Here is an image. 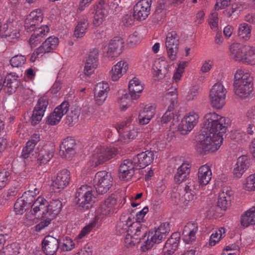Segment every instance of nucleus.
Segmentation results:
<instances>
[{"instance_id":"cd10ccee","label":"nucleus","mask_w":255,"mask_h":255,"mask_svg":"<svg viewBox=\"0 0 255 255\" xmlns=\"http://www.w3.org/2000/svg\"><path fill=\"white\" fill-rule=\"evenodd\" d=\"M169 65L164 59H161L155 61L153 66V77L155 80L163 79L167 74Z\"/></svg>"},{"instance_id":"3c124183","label":"nucleus","mask_w":255,"mask_h":255,"mask_svg":"<svg viewBox=\"0 0 255 255\" xmlns=\"http://www.w3.org/2000/svg\"><path fill=\"white\" fill-rule=\"evenodd\" d=\"M54 219V218L53 217L51 218V216L48 214L44 213V215L41 216V221L35 226V230L37 232L41 231L42 230L48 227L51 223V221Z\"/></svg>"},{"instance_id":"9b49d317","label":"nucleus","mask_w":255,"mask_h":255,"mask_svg":"<svg viewBox=\"0 0 255 255\" xmlns=\"http://www.w3.org/2000/svg\"><path fill=\"white\" fill-rule=\"evenodd\" d=\"M152 0H140L133 6V16L137 20H145L149 15Z\"/></svg>"},{"instance_id":"603ef678","label":"nucleus","mask_w":255,"mask_h":255,"mask_svg":"<svg viewBox=\"0 0 255 255\" xmlns=\"http://www.w3.org/2000/svg\"><path fill=\"white\" fill-rule=\"evenodd\" d=\"M251 26L248 24L244 23L241 24L238 30L239 36L244 39L249 38L251 35Z\"/></svg>"},{"instance_id":"20e7f679","label":"nucleus","mask_w":255,"mask_h":255,"mask_svg":"<svg viewBox=\"0 0 255 255\" xmlns=\"http://www.w3.org/2000/svg\"><path fill=\"white\" fill-rule=\"evenodd\" d=\"M92 187L87 185L79 188L75 194V202L83 209H88L91 206L93 198H94Z\"/></svg>"},{"instance_id":"412c9836","label":"nucleus","mask_w":255,"mask_h":255,"mask_svg":"<svg viewBox=\"0 0 255 255\" xmlns=\"http://www.w3.org/2000/svg\"><path fill=\"white\" fill-rule=\"evenodd\" d=\"M70 181V173L66 169H63L57 174L56 177L53 181L54 188L62 190L68 185Z\"/></svg>"},{"instance_id":"c756f323","label":"nucleus","mask_w":255,"mask_h":255,"mask_svg":"<svg viewBox=\"0 0 255 255\" xmlns=\"http://www.w3.org/2000/svg\"><path fill=\"white\" fill-rule=\"evenodd\" d=\"M128 68V63L125 61H120L114 65L110 71L111 79L114 81L118 80Z\"/></svg>"},{"instance_id":"423d86ee","label":"nucleus","mask_w":255,"mask_h":255,"mask_svg":"<svg viewBox=\"0 0 255 255\" xmlns=\"http://www.w3.org/2000/svg\"><path fill=\"white\" fill-rule=\"evenodd\" d=\"M117 154V149L113 147L98 146L93 154V162L94 166H97L103 164L113 158Z\"/></svg>"},{"instance_id":"f8f14e48","label":"nucleus","mask_w":255,"mask_h":255,"mask_svg":"<svg viewBox=\"0 0 255 255\" xmlns=\"http://www.w3.org/2000/svg\"><path fill=\"white\" fill-rule=\"evenodd\" d=\"M93 8L95 11L93 24L95 26H98L103 23L108 14L109 5L104 0H100L95 3Z\"/></svg>"},{"instance_id":"e2e57ef3","label":"nucleus","mask_w":255,"mask_h":255,"mask_svg":"<svg viewBox=\"0 0 255 255\" xmlns=\"http://www.w3.org/2000/svg\"><path fill=\"white\" fill-rule=\"evenodd\" d=\"M108 92H100L98 91H95L94 97L96 103L98 105H102L105 101Z\"/></svg>"},{"instance_id":"f704fd0d","label":"nucleus","mask_w":255,"mask_h":255,"mask_svg":"<svg viewBox=\"0 0 255 255\" xmlns=\"http://www.w3.org/2000/svg\"><path fill=\"white\" fill-rule=\"evenodd\" d=\"M128 234L136 237H141L142 240H144L146 235V229L138 222H129Z\"/></svg>"},{"instance_id":"4468645a","label":"nucleus","mask_w":255,"mask_h":255,"mask_svg":"<svg viewBox=\"0 0 255 255\" xmlns=\"http://www.w3.org/2000/svg\"><path fill=\"white\" fill-rule=\"evenodd\" d=\"M76 142L75 139L68 136L64 139L60 145V154L64 158L70 159L75 153Z\"/></svg>"},{"instance_id":"ea45409f","label":"nucleus","mask_w":255,"mask_h":255,"mask_svg":"<svg viewBox=\"0 0 255 255\" xmlns=\"http://www.w3.org/2000/svg\"><path fill=\"white\" fill-rule=\"evenodd\" d=\"M62 207L61 201L59 199L52 200L49 203H47V212L51 217L55 218L60 212Z\"/></svg>"},{"instance_id":"09e8293b","label":"nucleus","mask_w":255,"mask_h":255,"mask_svg":"<svg viewBox=\"0 0 255 255\" xmlns=\"http://www.w3.org/2000/svg\"><path fill=\"white\" fill-rule=\"evenodd\" d=\"M226 233V229L222 227L213 233L211 235L209 240V245L211 246H214L216 244L219 242L220 239L225 236Z\"/></svg>"},{"instance_id":"f3484780","label":"nucleus","mask_w":255,"mask_h":255,"mask_svg":"<svg viewBox=\"0 0 255 255\" xmlns=\"http://www.w3.org/2000/svg\"><path fill=\"white\" fill-rule=\"evenodd\" d=\"M199 116L194 111H191L185 116L180 125V129L186 132L191 131L198 122Z\"/></svg>"},{"instance_id":"f257e3e1","label":"nucleus","mask_w":255,"mask_h":255,"mask_svg":"<svg viewBox=\"0 0 255 255\" xmlns=\"http://www.w3.org/2000/svg\"><path fill=\"white\" fill-rule=\"evenodd\" d=\"M226 120L215 113L205 115L201 132L197 136L196 147L199 153L206 154L220 148L223 140L222 134L228 126Z\"/></svg>"},{"instance_id":"bf43d9fd","label":"nucleus","mask_w":255,"mask_h":255,"mask_svg":"<svg viewBox=\"0 0 255 255\" xmlns=\"http://www.w3.org/2000/svg\"><path fill=\"white\" fill-rule=\"evenodd\" d=\"M28 206L21 198H19L14 204V211L16 214H22L26 211Z\"/></svg>"},{"instance_id":"aec40b11","label":"nucleus","mask_w":255,"mask_h":255,"mask_svg":"<svg viewBox=\"0 0 255 255\" xmlns=\"http://www.w3.org/2000/svg\"><path fill=\"white\" fill-rule=\"evenodd\" d=\"M154 158V153L153 151L146 150L138 154L133 157V162L136 163L139 168H143L150 164Z\"/></svg>"},{"instance_id":"a878e982","label":"nucleus","mask_w":255,"mask_h":255,"mask_svg":"<svg viewBox=\"0 0 255 255\" xmlns=\"http://www.w3.org/2000/svg\"><path fill=\"white\" fill-rule=\"evenodd\" d=\"M234 91L237 96L241 98H246L253 91V81L241 82L233 85Z\"/></svg>"},{"instance_id":"dca6fc26","label":"nucleus","mask_w":255,"mask_h":255,"mask_svg":"<svg viewBox=\"0 0 255 255\" xmlns=\"http://www.w3.org/2000/svg\"><path fill=\"white\" fill-rule=\"evenodd\" d=\"M43 21V15L40 9L31 11L25 20L24 27L27 32L35 30L36 26Z\"/></svg>"},{"instance_id":"6ab92c4d","label":"nucleus","mask_w":255,"mask_h":255,"mask_svg":"<svg viewBox=\"0 0 255 255\" xmlns=\"http://www.w3.org/2000/svg\"><path fill=\"white\" fill-rule=\"evenodd\" d=\"M198 230L197 223L188 222L184 227L182 232L183 240L186 244H190L195 241L196 235Z\"/></svg>"},{"instance_id":"ddd939ff","label":"nucleus","mask_w":255,"mask_h":255,"mask_svg":"<svg viewBox=\"0 0 255 255\" xmlns=\"http://www.w3.org/2000/svg\"><path fill=\"white\" fill-rule=\"evenodd\" d=\"M136 163L132 159H126L119 167V177L123 180H128L131 178L134 174L135 169H138Z\"/></svg>"},{"instance_id":"864d4df0","label":"nucleus","mask_w":255,"mask_h":255,"mask_svg":"<svg viewBox=\"0 0 255 255\" xmlns=\"http://www.w3.org/2000/svg\"><path fill=\"white\" fill-rule=\"evenodd\" d=\"M129 222H131V220L129 217L125 221H119L116 226V231L117 234L121 235L126 233H128V228Z\"/></svg>"},{"instance_id":"5fc2aeb1","label":"nucleus","mask_w":255,"mask_h":255,"mask_svg":"<svg viewBox=\"0 0 255 255\" xmlns=\"http://www.w3.org/2000/svg\"><path fill=\"white\" fill-rule=\"evenodd\" d=\"M42 186L40 182L37 179H33L29 181L28 189L27 191L31 193H33L34 195L39 194L41 189Z\"/></svg>"},{"instance_id":"79ce46f5","label":"nucleus","mask_w":255,"mask_h":255,"mask_svg":"<svg viewBox=\"0 0 255 255\" xmlns=\"http://www.w3.org/2000/svg\"><path fill=\"white\" fill-rule=\"evenodd\" d=\"M47 202L43 197H38L31 206V208L35 214L40 212L42 215H44L47 212Z\"/></svg>"},{"instance_id":"473e14b6","label":"nucleus","mask_w":255,"mask_h":255,"mask_svg":"<svg viewBox=\"0 0 255 255\" xmlns=\"http://www.w3.org/2000/svg\"><path fill=\"white\" fill-rule=\"evenodd\" d=\"M155 109L154 106L146 105L139 114L138 120L140 124H147L154 116Z\"/></svg>"},{"instance_id":"c9c22d12","label":"nucleus","mask_w":255,"mask_h":255,"mask_svg":"<svg viewBox=\"0 0 255 255\" xmlns=\"http://www.w3.org/2000/svg\"><path fill=\"white\" fill-rule=\"evenodd\" d=\"M199 183L203 186L206 185L211 179L212 172L210 167L207 165L201 166L198 173Z\"/></svg>"},{"instance_id":"680f3d73","label":"nucleus","mask_w":255,"mask_h":255,"mask_svg":"<svg viewBox=\"0 0 255 255\" xmlns=\"http://www.w3.org/2000/svg\"><path fill=\"white\" fill-rule=\"evenodd\" d=\"M138 132L136 130L132 129L128 131H125L122 138H124V142H128L131 140L136 138Z\"/></svg>"},{"instance_id":"0e129e2a","label":"nucleus","mask_w":255,"mask_h":255,"mask_svg":"<svg viewBox=\"0 0 255 255\" xmlns=\"http://www.w3.org/2000/svg\"><path fill=\"white\" fill-rule=\"evenodd\" d=\"M209 23L212 29L216 31L218 29V18L217 12L212 13L209 17Z\"/></svg>"},{"instance_id":"58836bf2","label":"nucleus","mask_w":255,"mask_h":255,"mask_svg":"<svg viewBox=\"0 0 255 255\" xmlns=\"http://www.w3.org/2000/svg\"><path fill=\"white\" fill-rule=\"evenodd\" d=\"M241 224L248 227L251 225H255V206L247 210L241 217Z\"/></svg>"},{"instance_id":"c85d7f7f","label":"nucleus","mask_w":255,"mask_h":255,"mask_svg":"<svg viewBox=\"0 0 255 255\" xmlns=\"http://www.w3.org/2000/svg\"><path fill=\"white\" fill-rule=\"evenodd\" d=\"M58 247V240L52 236H46L42 242L43 250L46 255H54Z\"/></svg>"},{"instance_id":"5701e85b","label":"nucleus","mask_w":255,"mask_h":255,"mask_svg":"<svg viewBox=\"0 0 255 255\" xmlns=\"http://www.w3.org/2000/svg\"><path fill=\"white\" fill-rule=\"evenodd\" d=\"M248 49V46L238 43H234L230 46V55L235 61L244 62Z\"/></svg>"},{"instance_id":"1a4fd4ad","label":"nucleus","mask_w":255,"mask_h":255,"mask_svg":"<svg viewBox=\"0 0 255 255\" xmlns=\"http://www.w3.org/2000/svg\"><path fill=\"white\" fill-rule=\"evenodd\" d=\"M48 104V98L46 96H43L39 99L31 117L30 121L32 125L35 126L40 123Z\"/></svg>"},{"instance_id":"bb28decb","label":"nucleus","mask_w":255,"mask_h":255,"mask_svg":"<svg viewBox=\"0 0 255 255\" xmlns=\"http://www.w3.org/2000/svg\"><path fill=\"white\" fill-rule=\"evenodd\" d=\"M33 31L28 41L31 47H35L42 41L49 33V28L46 25H42Z\"/></svg>"},{"instance_id":"0eeeda50","label":"nucleus","mask_w":255,"mask_h":255,"mask_svg":"<svg viewBox=\"0 0 255 255\" xmlns=\"http://www.w3.org/2000/svg\"><path fill=\"white\" fill-rule=\"evenodd\" d=\"M118 202V195L112 194L102 202L97 211L95 219L98 221L113 214Z\"/></svg>"},{"instance_id":"37998d69","label":"nucleus","mask_w":255,"mask_h":255,"mask_svg":"<svg viewBox=\"0 0 255 255\" xmlns=\"http://www.w3.org/2000/svg\"><path fill=\"white\" fill-rule=\"evenodd\" d=\"M88 26L89 23L87 18L79 20L75 28L74 35L78 38L82 37L86 33Z\"/></svg>"},{"instance_id":"39448f33","label":"nucleus","mask_w":255,"mask_h":255,"mask_svg":"<svg viewBox=\"0 0 255 255\" xmlns=\"http://www.w3.org/2000/svg\"><path fill=\"white\" fill-rule=\"evenodd\" d=\"M227 93L226 89L221 83H215L210 92V99L212 106L218 109L222 108L225 104Z\"/></svg>"},{"instance_id":"a211bd4d","label":"nucleus","mask_w":255,"mask_h":255,"mask_svg":"<svg viewBox=\"0 0 255 255\" xmlns=\"http://www.w3.org/2000/svg\"><path fill=\"white\" fill-rule=\"evenodd\" d=\"M99 60V52L97 49L90 51L86 60L84 68V73L88 76L91 75L97 67Z\"/></svg>"},{"instance_id":"4c0bfd02","label":"nucleus","mask_w":255,"mask_h":255,"mask_svg":"<svg viewBox=\"0 0 255 255\" xmlns=\"http://www.w3.org/2000/svg\"><path fill=\"white\" fill-rule=\"evenodd\" d=\"M190 173V166L187 163H183L177 169L174 176V181L177 184L185 182L187 177Z\"/></svg>"},{"instance_id":"7ed1b4c3","label":"nucleus","mask_w":255,"mask_h":255,"mask_svg":"<svg viewBox=\"0 0 255 255\" xmlns=\"http://www.w3.org/2000/svg\"><path fill=\"white\" fill-rule=\"evenodd\" d=\"M93 184L99 194H103L107 192L113 184L111 173L106 171L98 172L93 180Z\"/></svg>"},{"instance_id":"e433bc0d","label":"nucleus","mask_w":255,"mask_h":255,"mask_svg":"<svg viewBox=\"0 0 255 255\" xmlns=\"http://www.w3.org/2000/svg\"><path fill=\"white\" fill-rule=\"evenodd\" d=\"M59 44V39L55 36H50L47 38L42 45L38 47V51L41 50L43 54L50 52L55 49Z\"/></svg>"},{"instance_id":"8fccbe9b","label":"nucleus","mask_w":255,"mask_h":255,"mask_svg":"<svg viewBox=\"0 0 255 255\" xmlns=\"http://www.w3.org/2000/svg\"><path fill=\"white\" fill-rule=\"evenodd\" d=\"M19 82L16 79L13 80L9 79L8 78H3V87L7 88V92L10 94L15 92L18 86Z\"/></svg>"},{"instance_id":"774afa93","label":"nucleus","mask_w":255,"mask_h":255,"mask_svg":"<svg viewBox=\"0 0 255 255\" xmlns=\"http://www.w3.org/2000/svg\"><path fill=\"white\" fill-rule=\"evenodd\" d=\"M37 195H33V193L26 191L23 194L22 196L20 198L28 206H29L36 200L35 197Z\"/></svg>"},{"instance_id":"393cba45","label":"nucleus","mask_w":255,"mask_h":255,"mask_svg":"<svg viewBox=\"0 0 255 255\" xmlns=\"http://www.w3.org/2000/svg\"><path fill=\"white\" fill-rule=\"evenodd\" d=\"M165 239L156 230L149 232L146 240H143V245L141 247V250L145 252L150 249L154 244L160 243L162 240Z\"/></svg>"},{"instance_id":"2f4dec72","label":"nucleus","mask_w":255,"mask_h":255,"mask_svg":"<svg viewBox=\"0 0 255 255\" xmlns=\"http://www.w3.org/2000/svg\"><path fill=\"white\" fill-rule=\"evenodd\" d=\"M40 140V135L38 133H34L30 139L27 142L26 146L23 148L22 151V156L26 159L28 158L30 154L34 151L35 145Z\"/></svg>"},{"instance_id":"72a5a7b5","label":"nucleus","mask_w":255,"mask_h":255,"mask_svg":"<svg viewBox=\"0 0 255 255\" xmlns=\"http://www.w3.org/2000/svg\"><path fill=\"white\" fill-rule=\"evenodd\" d=\"M143 89L139 80L134 77L129 81L128 85L129 94L131 99H137Z\"/></svg>"},{"instance_id":"6e6552de","label":"nucleus","mask_w":255,"mask_h":255,"mask_svg":"<svg viewBox=\"0 0 255 255\" xmlns=\"http://www.w3.org/2000/svg\"><path fill=\"white\" fill-rule=\"evenodd\" d=\"M179 37L175 31L168 32L165 40V47L168 58L172 61L175 60L178 52Z\"/></svg>"},{"instance_id":"69168bd1","label":"nucleus","mask_w":255,"mask_h":255,"mask_svg":"<svg viewBox=\"0 0 255 255\" xmlns=\"http://www.w3.org/2000/svg\"><path fill=\"white\" fill-rule=\"evenodd\" d=\"M10 173L7 171L0 172V190L5 186L9 180Z\"/></svg>"},{"instance_id":"c03bdc74","label":"nucleus","mask_w":255,"mask_h":255,"mask_svg":"<svg viewBox=\"0 0 255 255\" xmlns=\"http://www.w3.org/2000/svg\"><path fill=\"white\" fill-rule=\"evenodd\" d=\"M81 111L78 108H72L71 111L67 115L65 121L66 124L69 126H73L77 123L79 120Z\"/></svg>"},{"instance_id":"b1692460","label":"nucleus","mask_w":255,"mask_h":255,"mask_svg":"<svg viewBox=\"0 0 255 255\" xmlns=\"http://www.w3.org/2000/svg\"><path fill=\"white\" fill-rule=\"evenodd\" d=\"M184 192V198L186 201H190L194 199L198 191V184L193 179H187L181 185Z\"/></svg>"},{"instance_id":"6e6d98bb","label":"nucleus","mask_w":255,"mask_h":255,"mask_svg":"<svg viewBox=\"0 0 255 255\" xmlns=\"http://www.w3.org/2000/svg\"><path fill=\"white\" fill-rule=\"evenodd\" d=\"M243 188L248 191H255V173L250 175L246 179Z\"/></svg>"},{"instance_id":"de8ad7c7","label":"nucleus","mask_w":255,"mask_h":255,"mask_svg":"<svg viewBox=\"0 0 255 255\" xmlns=\"http://www.w3.org/2000/svg\"><path fill=\"white\" fill-rule=\"evenodd\" d=\"M253 81V78L250 74L247 72H245L242 69H238L234 75V81L233 85L238 84L243 81Z\"/></svg>"},{"instance_id":"052dcab7","label":"nucleus","mask_w":255,"mask_h":255,"mask_svg":"<svg viewBox=\"0 0 255 255\" xmlns=\"http://www.w3.org/2000/svg\"><path fill=\"white\" fill-rule=\"evenodd\" d=\"M248 51L246 53L245 63H248L251 65L255 64V49L248 47Z\"/></svg>"},{"instance_id":"9d476101","label":"nucleus","mask_w":255,"mask_h":255,"mask_svg":"<svg viewBox=\"0 0 255 255\" xmlns=\"http://www.w3.org/2000/svg\"><path fill=\"white\" fill-rule=\"evenodd\" d=\"M124 47V41L120 37H115L108 44L106 56L110 60H114L118 57L123 51Z\"/></svg>"},{"instance_id":"338daca9","label":"nucleus","mask_w":255,"mask_h":255,"mask_svg":"<svg viewBox=\"0 0 255 255\" xmlns=\"http://www.w3.org/2000/svg\"><path fill=\"white\" fill-rule=\"evenodd\" d=\"M156 230L165 238L170 231V224L168 222L163 223Z\"/></svg>"},{"instance_id":"a19ab883","label":"nucleus","mask_w":255,"mask_h":255,"mask_svg":"<svg viewBox=\"0 0 255 255\" xmlns=\"http://www.w3.org/2000/svg\"><path fill=\"white\" fill-rule=\"evenodd\" d=\"M54 150L52 148H48L45 146L42 148L39 151L37 156V164L39 165L46 164L53 157Z\"/></svg>"},{"instance_id":"4be33fe9","label":"nucleus","mask_w":255,"mask_h":255,"mask_svg":"<svg viewBox=\"0 0 255 255\" xmlns=\"http://www.w3.org/2000/svg\"><path fill=\"white\" fill-rule=\"evenodd\" d=\"M233 191L228 187L222 188L219 194L217 205L221 209L225 210L230 205Z\"/></svg>"},{"instance_id":"2eb2a0df","label":"nucleus","mask_w":255,"mask_h":255,"mask_svg":"<svg viewBox=\"0 0 255 255\" xmlns=\"http://www.w3.org/2000/svg\"><path fill=\"white\" fill-rule=\"evenodd\" d=\"M69 109V104L67 101H64L56 107L53 112L47 117V122L50 125H56L61 121L62 117L65 115Z\"/></svg>"},{"instance_id":"f03ea898","label":"nucleus","mask_w":255,"mask_h":255,"mask_svg":"<svg viewBox=\"0 0 255 255\" xmlns=\"http://www.w3.org/2000/svg\"><path fill=\"white\" fill-rule=\"evenodd\" d=\"M177 94L175 88L168 89L162 99L163 104L165 107H167V110L161 119L162 124H166L170 122L174 117L172 111L177 104Z\"/></svg>"},{"instance_id":"7c9ffc66","label":"nucleus","mask_w":255,"mask_h":255,"mask_svg":"<svg viewBox=\"0 0 255 255\" xmlns=\"http://www.w3.org/2000/svg\"><path fill=\"white\" fill-rule=\"evenodd\" d=\"M249 160L247 156H240L237 160L233 170V175L235 177L239 178L249 167Z\"/></svg>"},{"instance_id":"4d7b16f0","label":"nucleus","mask_w":255,"mask_h":255,"mask_svg":"<svg viewBox=\"0 0 255 255\" xmlns=\"http://www.w3.org/2000/svg\"><path fill=\"white\" fill-rule=\"evenodd\" d=\"M26 61V57L22 55H16L10 60V63L13 67H21Z\"/></svg>"},{"instance_id":"49530a36","label":"nucleus","mask_w":255,"mask_h":255,"mask_svg":"<svg viewBox=\"0 0 255 255\" xmlns=\"http://www.w3.org/2000/svg\"><path fill=\"white\" fill-rule=\"evenodd\" d=\"M165 14L166 10L165 9L164 3H158L153 15V22L158 23L164 19Z\"/></svg>"},{"instance_id":"a18cd8bd","label":"nucleus","mask_w":255,"mask_h":255,"mask_svg":"<svg viewBox=\"0 0 255 255\" xmlns=\"http://www.w3.org/2000/svg\"><path fill=\"white\" fill-rule=\"evenodd\" d=\"M125 93H122L117 100L118 103L120 105V109L121 111L126 110L130 105L132 100L130 95L127 92H124Z\"/></svg>"},{"instance_id":"13d9d810","label":"nucleus","mask_w":255,"mask_h":255,"mask_svg":"<svg viewBox=\"0 0 255 255\" xmlns=\"http://www.w3.org/2000/svg\"><path fill=\"white\" fill-rule=\"evenodd\" d=\"M141 240V237H136L128 233L125 238V246L127 248L132 247L140 242Z\"/></svg>"}]
</instances>
